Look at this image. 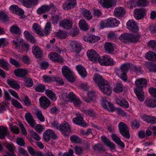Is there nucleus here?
I'll use <instances>...</instances> for the list:
<instances>
[{"instance_id":"0e129e2a","label":"nucleus","mask_w":156,"mask_h":156,"mask_svg":"<svg viewBox=\"0 0 156 156\" xmlns=\"http://www.w3.org/2000/svg\"><path fill=\"white\" fill-rule=\"evenodd\" d=\"M51 24L49 22H47L45 25L44 30L46 34L48 35L50 33L51 30Z\"/></svg>"},{"instance_id":"6e6552de","label":"nucleus","mask_w":156,"mask_h":156,"mask_svg":"<svg viewBox=\"0 0 156 156\" xmlns=\"http://www.w3.org/2000/svg\"><path fill=\"white\" fill-rule=\"evenodd\" d=\"M99 88L100 90L104 94L109 95L112 93V89L108 82L106 81L104 83L99 86Z\"/></svg>"},{"instance_id":"8fccbe9b","label":"nucleus","mask_w":156,"mask_h":156,"mask_svg":"<svg viewBox=\"0 0 156 156\" xmlns=\"http://www.w3.org/2000/svg\"><path fill=\"white\" fill-rule=\"evenodd\" d=\"M145 14L146 11L144 9H137V20H140L144 18Z\"/></svg>"},{"instance_id":"de8ad7c7","label":"nucleus","mask_w":156,"mask_h":156,"mask_svg":"<svg viewBox=\"0 0 156 156\" xmlns=\"http://www.w3.org/2000/svg\"><path fill=\"white\" fill-rule=\"evenodd\" d=\"M119 68H136V67L131 62H126L120 66Z\"/></svg>"},{"instance_id":"412c9836","label":"nucleus","mask_w":156,"mask_h":156,"mask_svg":"<svg viewBox=\"0 0 156 156\" xmlns=\"http://www.w3.org/2000/svg\"><path fill=\"white\" fill-rule=\"evenodd\" d=\"M39 100L40 105L43 108H46L49 106L50 105V101L45 96L41 97Z\"/></svg>"},{"instance_id":"864d4df0","label":"nucleus","mask_w":156,"mask_h":156,"mask_svg":"<svg viewBox=\"0 0 156 156\" xmlns=\"http://www.w3.org/2000/svg\"><path fill=\"white\" fill-rule=\"evenodd\" d=\"M108 38L112 41H115L117 38V36L116 34L112 31L109 32L108 34Z\"/></svg>"},{"instance_id":"e2e57ef3","label":"nucleus","mask_w":156,"mask_h":156,"mask_svg":"<svg viewBox=\"0 0 156 156\" xmlns=\"http://www.w3.org/2000/svg\"><path fill=\"white\" fill-rule=\"evenodd\" d=\"M87 96L89 98H90V100H88L87 99H86L85 100L87 102H89L90 100H93L95 99L96 97L95 92L92 91H88L87 92Z\"/></svg>"},{"instance_id":"13d9d810","label":"nucleus","mask_w":156,"mask_h":156,"mask_svg":"<svg viewBox=\"0 0 156 156\" xmlns=\"http://www.w3.org/2000/svg\"><path fill=\"white\" fill-rule=\"evenodd\" d=\"M76 70L79 75L82 78L87 76V73L86 69H76Z\"/></svg>"},{"instance_id":"f257e3e1","label":"nucleus","mask_w":156,"mask_h":156,"mask_svg":"<svg viewBox=\"0 0 156 156\" xmlns=\"http://www.w3.org/2000/svg\"><path fill=\"white\" fill-rule=\"evenodd\" d=\"M51 124L53 127L59 130L65 136H67L70 132V126L66 122H64L60 126H58L57 122H53Z\"/></svg>"},{"instance_id":"473e14b6","label":"nucleus","mask_w":156,"mask_h":156,"mask_svg":"<svg viewBox=\"0 0 156 156\" xmlns=\"http://www.w3.org/2000/svg\"><path fill=\"white\" fill-rule=\"evenodd\" d=\"M12 42L17 49L20 50V52H22L23 48V44L21 45V41L18 39V37H16V39L12 41Z\"/></svg>"},{"instance_id":"393cba45","label":"nucleus","mask_w":156,"mask_h":156,"mask_svg":"<svg viewBox=\"0 0 156 156\" xmlns=\"http://www.w3.org/2000/svg\"><path fill=\"white\" fill-rule=\"evenodd\" d=\"M147 84V80L144 78L137 79V88L138 90H143V88L146 87Z\"/></svg>"},{"instance_id":"37998d69","label":"nucleus","mask_w":156,"mask_h":156,"mask_svg":"<svg viewBox=\"0 0 156 156\" xmlns=\"http://www.w3.org/2000/svg\"><path fill=\"white\" fill-rule=\"evenodd\" d=\"M116 102L118 105L123 107L128 108L129 107V104L127 101L123 100H121L119 98L116 100Z\"/></svg>"},{"instance_id":"2f4dec72","label":"nucleus","mask_w":156,"mask_h":156,"mask_svg":"<svg viewBox=\"0 0 156 156\" xmlns=\"http://www.w3.org/2000/svg\"><path fill=\"white\" fill-rule=\"evenodd\" d=\"M25 118L26 121L30 126L31 127H34L36 123L31 114L29 112L26 114L25 115Z\"/></svg>"},{"instance_id":"3c124183","label":"nucleus","mask_w":156,"mask_h":156,"mask_svg":"<svg viewBox=\"0 0 156 156\" xmlns=\"http://www.w3.org/2000/svg\"><path fill=\"white\" fill-rule=\"evenodd\" d=\"M9 126L11 131L13 133L17 134L20 132L19 128L14 123H10Z\"/></svg>"},{"instance_id":"a18cd8bd","label":"nucleus","mask_w":156,"mask_h":156,"mask_svg":"<svg viewBox=\"0 0 156 156\" xmlns=\"http://www.w3.org/2000/svg\"><path fill=\"white\" fill-rule=\"evenodd\" d=\"M79 26L81 29L83 30H87L88 29V25L84 20H81L79 23Z\"/></svg>"},{"instance_id":"f3484780","label":"nucleus","mask_w":156,"mask_h":156,"mask_svg":"<svg viewBox=\"0 0 156 156\" xmlns=\"http://www.w3.org/2000/svg\"><path fill=\"white\" fill-rule=\"evenodd\" d=\"M9 9L13 13L17 15L21 16L24 13V11L22 9L15 5H11L9 7Z\"/></svg>"},{"instance_id":"2eb2a0df","label":"nucleus","mask_w":156,"mask_h":156,"mask_svg":"<svg viewBox=\"0 0 156 156\" xmlns=\"http://www.w3.org/2000/svg\"><path fill=\"white\" fill-rule=\"evenodd\" d=\"M48 58L55 62H58L62 64L63 62V59L60 55L56 52H53V54L50 53L48 55Z\"/></svg>"},{"instance_id":"4d7b16f0","label":"nucleus","mask_w":156,"mask_h":156,"mask_svg":"<svg viewBox=\"0 0 156 156\" xmlns=\"http://www.w3.org/2000/svg\"><path fill=\"white\" fill-rule=\"evenodd\" d=\"M9 64L4 58H0V67L3 68H8Z\"/></svg>"},{"instance_id":"774afa93","label":"nucleus","mask_w":156,"mask_h":156,"mask_svg":"<svg viewBox=\"0 0 156 156\" xmlns=\"http://www.w3.org/2000/svg\"><path fill=\"white\" fill-rule=\"evenodd\" d=\"M71 141L75 143H78L80 142V139L77 136L75 135L72 136L70 137Z\"/></svg>"},{"instance_id":"6ab92c4d","label":"nucleus","mask_w":156,"mask_h":156,"mask_svg":"<svg viewBox=\"0 0 156 156\" xmlns=\"http://www.w3.org/2000/svg\"><path fill=\"white\" fill-rule=\"evenodd\" d=\"M101 139L102 142L108 147L112 151H115V144L113 142H111L105 136H102Z\"/></svg>"},{"instance_id":"bf43d9fd","label":"nucleus","mask_w":156,"mask_h":156,"mask_svg":"<svg viewBox=\"0 0 156 156\" xmlns=\"http://www.w3.org/2000/svg\"><path fill=\"white\" fill-rule=\"evenodd\" d=\"M35 90L38 92H43L45 90V86L41 84H38L34 87Z\"/></svg>"},{"instance_id":"c03bdc74","label":"nucleus","mask_w":156,"mask_h":156,"mask_svg":"<svg viewBox=\"0 0 156 156\" xmlns=\"http://www.w3.org/2000/svg\"><path fill=\"white\" fill-rule=\"evenodd\" d=\"M33 27L34 30L35 32L41 37H43L44 34L43 32L41 30L38 24L37 23H34L33 24Z\"/></svg>"},{"instance_id":"72a5a7b5","label":"nucleus","mask_w":156,"mask_h":156,"mask_svg":"<svg viewBox=\"0 0 156 156\" xmlns=\"http://www.w3.org/2000/svg\"><path fill=\"white\" fill-rule=\"evenodd\" d=\"M111 137L113 140L118 145L122 148L125 147V145L123 143L121 140L115 134H112L111 135Z\"/></svg>"},{"instance_id":"f03ea898","label":"nucleus","mask_w":156,"mask_h":156,"mask_svg":"<svg viewBox=\"0 0 156 156\" xmlns=\"http://www.w3.org/2000/svg\"><path fill=\"white\" fill-rule=\"evenodd\" d=\"M119 39L122 42L136 43V34L132 33H123L121 34Z\"/></svg>"},{"instance_id":"a19ab883","label":"nucleus","mask_w":156,"mask_h":156,"mask_svg":"<svg viewBox=\"0 0 156 156\" xmlns=\"http://www.w3.org/2000/svg\"><path fill=\"white\" fill-rule=\"evenodd\" d=\"M7 83L12 88L15 89H18L20 88V86L18 83L12 80H7Z\"/></svg>"},{"instance_id":"0eeeda50","label":"nucleus","mask_w":156,"mask_h":156,"mask_svg":"<svg viewBox=\"0 0 156 156\" xmlns=\"http://www.w3.org/2000/svg\"><path fill=\"white\" fill-rule=\"evenodd\" d=\"M116 2L115 0H100L99 3L104 8L108 9L115 6Z\"/></svg>"},{"instance_id":"69168bd1","label":"nucleus","mask_w":156,"mask_h":156,"mask_svg":"<svg viewBox=\"0 0 156 156\" xmlns=\"http://www.w3.org/2000/svg\"><path fill=\"white\" fill-rule=\"evenodd\" d=\"M148 5L146 0H138L137 5L139 6H145Z\"/></svg>"},{"instance_id":"1a4fd4ad","label":"nucleus","mask_w":156,"mask_h":156,"mask_svg":"<svg viewBox=\"0 0 156 156\" xmlns=\"http://www.w3.org/2000/svg\"><path fill=\"white\" fill-rule=\"evenodd\" d=\"M56 137L54 132L50 129L45 130L43 134V139L44 141L46 142L48 141L51 138L55 139Z\"/></svg>"},{"instance_id":"09e8293b","label":"nucleus","mask_w":156,"mask_h":156,"mask_svg":"<svg viewBox=\"0 0 156 156\" xmlns=\"http://www.w3.org/2000/svg\"><path fill=\"white\" fill-rule=\"evenodd\" d=\"M144 95L142 90H138L137 88V98L140 102L143 101L144 100Z\"/></svg>"},{"instance_id":"7ed1b4c3","label":"nucleus","mask_w":156,"mask_h":156,"mask_svg":"<svg viewBox=\"0 0 156 156\" xmlns=\"http://www.w3.org/2000/svg\"><path fill=\"white\" fill-rule=\"evenodd\" d=\"M98 62L101 65L105 66H111L114 65L115 63L113 59L107 55L100 57Z\"/></svg>"},{"instance_id":"f704fd0d","label":"nucleus","mask_w":156,"mask_h":156,"mask_svg":"<svg viewBox=\"0 0 156 156\" xmlns=\"http://www.w3.org/2000/svg\"><path fill=\"white\" fill-rule=\"evenodd\" d=\"M14 73L16 76L22 77L27 73L28 72L26 69H16Z\"/></svg>"},{"instance_id":"58836bf2","label":"nucleus","mask_w":156,"mask_h":156,"mask_svg":"<svg viewBox=\"0 0 156 156\" xmlns=\"http://www.w3.org/2000/svg\"><path fill=\"white\" fill-rule=\"evenodd\" d=\"M145 58L150 61H156V54L154 52L149 51L146 53Z\"/></svg>"},{"instance_id":"c756f323","label":"nucleus","mask_w":156,"mask_h":156,"mask_svg":"<svg viewBox=\"0 0 156 156\" xmlns=\"http://www.w3.org/2000/svg\"><path fill=\"white\" fill-rule=\"evenodd\" d=\"M10 31L18 36L20 35L22 33L21 29L16 25H13L10 27Z\"/></svg>"},{"instance_id":"7c9ffc66","label":"nucleus","mask_w":156,"mask_h":156,"mask_svg":"<svg viewBox=\"0 0 156 156\" xmlns=\"http://www.w3.org/2000/svg\"><path fill=\"white\" fill-rule=\"evenodd\" d=\"M93 80L98 87L104 83V82L106 81L104 80L100 75L98 74L94 75L93 77Z\"/></svg>"},{"instance_id":"9d476101","label":"nucleus","mask_w":156,"mask_h":156,"mask_svg":"<svg viewBox=\"0 0 156 156\" xmlns=\"http://www.w3.org/2000/svg\"><path fill=\"white\" fill-rule=\"evenodd\" d=\"M87 56L88 59L90 61H96L98 60L100 56L94 50H88L87 52Z\"/></svg>"},{"instance_id":"4c0bfd02","label":"nucleus","mask_w":156,"mask_h":156,"mask_svg":"<svg viewBox=\"0 0 156 156\" xmlns=\"http://www.w3.org/2000/svg\"><path fill=\"white\" fill-rule=\"evenodd\" d=\"M23 35L28 41L32 43L35 42V40L34 37L28 31L25 30L23 33Z\"/></svg>"},{"instance_id":"f8f14e48","label":"nucleus","mask_w":156,"mask_h":156,"mask_svg":"<svg viewBox=\"0 0 156 156\" xmlns=\"http://www.w3.org/2000/svg\"><path fill=\"white\" fill-rule=\"evenodd\" d=\"M77 5L76 0H68L63 4V8L65 10L74 8Z\"/></svg>"},{"instance_id":"338daca9","label":"nucleus","mask_w":156,"mask_h":156,"mask_svg":"<svg viewBox=\"0 0 156 156\" xmlns=\"http://www.w3.org/2000/svg\"><path fill=\"white\" fill-rule=\"evenodd\" d=\"M11 103L13 105L17 108H22V105L15 99L12 100Z\"/></svg>"},{"instance_id":"ddd939ff","label":"nucleus","mask_w":156,"mask_h":156,"mask_svg":"<svg viewBox=\"0 0 156 156\" xmlns=\"http://www.w3.org/2000/svg\"><path fill=\"white\" fill-rule=\"evenodd\" d=\"M126 28L130 31L136 34V24L132 19L129 20L126 23Z\"/></svg>"},{"instance_id":"aec40b11","label":"nucleus","mask_w":156,"mask_h":156,"mask_svg":"<svg viewBox=\"0 0 156 156\" xmlns=\"http://www.w3.org/2000/svg\"><path fill=\"white\" fill-rule=\"evenodd\" d=\"M140 118L147 123L154 124L156 123V117L145 114L140 115Z\"/></svg>"},{"instance_id":"20e7f679","label":"nucleus","mask_w":156,"mask_h":156,"mask_svg":"<svg viewBox=\"0 0 156 156\" xmlns=\"http://www.w3.org/2000/svg\"><path fill=\"white\" fill-rule=\"evenodd\" d=\"M62 72L63 76L68 81L73 83L76 80V76L70 69H62Z\"/></svg>"},{"instance_id":"423d86ee","label":"nucleus","mask_w":156,"mask_h":156,"mask_svg":"<svg viewBox=\"0 0 156 156\" xmlns=\"http://www.w3.org/2000/svg\"><path fill=\"white\" fill-rule=\"evenodd\" d=\"M55 6L53 5H44L38 8L37 11V13L39 15L46 13L49 12L51 8L54 9Z\"/></svg>"},{"instance_id":"680f3d73","label":"nucleus","mask_w":156,"mask_h":156,"mask_svg":"<svg viewBox=\"0 0 156 156\" xmlns=\"http://www.w3.org/2000/svg\"><path fill=\"white\" fill-rule=\"evenodd\" d=\"M43 80L45 82H50L54 81L55 78L53 76L50 77L46 75H44L43 76Z\"/></svg>"},{"instance_id":"b1692460","label":"nucleus","mask_w":156,"mask_h":156,"mask_svg":"<svg viewBox=\"0 0 156 156\" xmlns=\"http://www.w3.org/2000/svg\"><path fill=\"white\" fill-rule=\"evenodd\" d=\"M37 0H22L21 3L24 7L31 8L37 3Z\"/></svg>"},{"instance_id":"bb28decb","label":"nucleus","mask_w":156,"mask_h":156,"mask_svg":"<svg viewBox=\"0 0 156 156\" xmlns=\"http://www.w3.org/2000/svg\"><path fill=\"white\" fill-rule=\"evenodd\" d=\"M114 44L110 42L105 43L104 46V48L106 52L108 54L112 53L114 50Z\"/></svg>"},{"instance_id":"6e6d98bb","label":"nucleus","mask_w":156,"mask_h":156,"mask_svg":"<svg viewBox=\"0 0 156 156\" xmlns=\"http://www.w3.org/2000/svg\"><path fill=\"white\" fill-rule=\"evenodd\" d=\"M76 98L75 95L73 93L70 92L68 96L64 99L67 102L73 101Z\"/></svg>"},{"instance_id":"c85d7f7f","label":"nucleus","mask_w":156,"mask_h":156,"mask_svg":"<svg viewBox=\"0 0 156 156\" xmlns=\"http://www.w3.org/2000/svg\"><path fill=\"white\" fill-rule=\"evenodd\" d=\"M100 39V37L93 34H91L88 37H85L84 39L85 41L91 43H95Z\"/></svg>"},{"instance_id":"ea45409f","label":"nucleus","mask_w":156,"mask_h":156,"mask_svg":"<svg viewBox=\"0 0 156 156\" xmlns=\"http://www.w3.org/2000/svg\"><path fill=\"white\" fill-rule=\"evenodd\" d=\"M123 90V85L121 83H117L113 89L114 92L117 93L122 92Z\"/></svg>"},{"instance_id":"5701e85b","label":"nucleus","mask_w":156,"mask_h":156,"mask_svg":"<svg viewBox=\"0 0 156 156\" xmlns=\"http://www.w3.org/2000/svg\"><path fill=\"white\" fill-rule=\"evenodd\" d=\"M101 105L104 108L109 111H112L115 109L113 105L108 101L105 98L103 99L102 101Z\"/></svg>"},{"instance_id":"cd10ccee","label":"nucleus","mask_w":156,"mask_h":156,"mask_svg":"<svg viewBox=\"0 0 156 156\" xmlns=\"http://www.w3.org/2000/svg\"><path fill=\"white\" fill-rule=\"evenodd\" d=\"M5 146L9 151L10 153H9L6 152L5 153V154L3 156H16L13 152L14 146L13 144L6 143L5 145Z\"/></svg>"},{"instance_id":"79ce46f5","label":"nucleus","mask_w":156,"mask_h":156,"mask_svg":"<svg viewBox=\"0 0 156 156\" xmlns=\"http://www.w3.org/2000/svg\"><path fill=\"white\" fill-rule=\"evenodd\" d=\"M82 13L84 17L87 20H90L92 19L93 16L89 10L84 9Z\"/></svg>"},{"instance_id":"49530a36","label":"nucleus","mask_w":156,"mask_h":156,"mask_svg":"<svg viewBox=\"0 0 156 156\" xmlns=\"http://www.w3.org/2000/svg\"><path fill=\"white\" fill-rule=\"evenodd\" d=\"M9 135V133L7 128L5 127L0 126V138H4L5 136Z\"/></svg>"},{"instance_id":"e433bc0d","label":"nucleus","mask_w":156,"mask_h":156,"mask_svg":"<svg viewBox=\"0 0 156 156\" xmlns=\"http://www.w3.org/2000/svg\"><path fill=\"white\" fill-rule=\"evenodd\" d=\"M73 122L76 125L81 126H84L86 125L82 117L74 118L73 119Z\"/></svg>"},{"instance_id":"a211bd4d","label":"nucleus","mask_w":156,"mask_h":156,"mask_svg":"<svg viewBox=\"0 0 156 156\" xmlns=\"http://www.w3.org/2000/svg\"><path fill=\"white\" fill-rule=\"evenodd\" d=\"M127 69H117L116 71V75L124 81L127 80V77L126 75L127 72Z\"/></svg>"},{"instance_id":"5fc2aeb1","label":"nucleus","mask_w":156,"mask_h":156,"mask_svg":"<svg viewBox=\"0 0 156 156\" xmlns=\"http://www.w3.org/2000/svg\"><path fill=\"white\" fill-rule=\"evenodd\" d=\"M35 114L38 119L41 122L45 121L44 118L40 110H36L35 112Z\"/></svg>"},{"instance_id":"9b49d317","label":"nucleus","mask_w":156,"mask_h":156,"mask_svg":"<svg viewBox=\"0 0 156 156\" xmlns=\"http://www.w3.org/2000/svg\"><path fill=\"white\" fill-rule=\"evenodd\" d=\"M59 25L60 27L64 29H71L72 27L73 22L69 19H65L60 21Z\"/></svg>"},{"instance_id":"4468645a","label":"nucleus","mask_w":156,"mask_h":156,"mask_svg":"<svg viewBox=\"0 0 156 156\" xmlns=\"http://www.w3.org/2000/svg\"><path fill=\"white\" fill-rule=\"evenodd\" d=\"M72 50L77 54H79L80 52L83 49V47L82 44L79 42L73 41L71 44Z\"/></svg>"},{"instance_id":"dca6fc26","label":"nucleus","mask_w":156,"mask_h":156,"mask_svg":"<svg viewBox=\"0 0 156 156\" xmlns=\"http://www.w3.org/2000/svg\"><path fill=\"white\" fill-rule=\"evenodd\" d=\"M32 52L36 58L39 59L42 58L43 51L39 46H33Z\"/></svg>"},{"instance_id":"39448f33","label":"nucleus","mask_w":156,"mask_h":156,"mask_svg":"<svg viewBox=\"0 0 156 156\" xmlns=\"http://www.w3.org/2000/svg\"><path fill=\"white\" fill-rule=\"evenodd\" d=\"M118 126L121 134L126 138H129L130 136L127 126L123 122H121L119 123Z\"/></svg>"},{"instance_id":"4be33fe9","label":"nucleus","mask_w":156,"mask_h":156,"mask_svg":"<svg viewBox=\"0 0 156 156\" xmlns=\"http://www.w3.org/2000/svg\"><path fill=\"white\" fill-rule=\"evenodd\" d=\"M114 13L117 18L122 17L124 16L125 11L123 8L119 6L115 9Z\"/></svg>"},{"instance_id":"a878e982","label":"nucleus","mask_w":156,"mask_h":156,"mask_svg":"<svg viewBox=\"0 0 156 156\" xmlns=\"http://www.w3.org/2000/svg\"><path fill=\"white\" fill-rule=\"evenodd\" d=\"M120 22L116 18H110L107 21V25L109 27H115L118 26Z\"/></svg>"},{"instance_id":"603ef678","label":"nucleus","mask_w":156,"mask_h":156,"mask_svg":"<svg viewBox=\"0 0 156 156\" xmlns=\"http://www.w3.org/2000/svg\"><path fill=\"white\" fill-rule=\"evenodd\" d=\"M9 17L5 12H0V20L2 22H7L9 20Z\"/></svg>"},{"instance_id":"c9c22d12","label":"nucleus","mask_w":156,"mask_h":156,"mask_svg":"<svg viewBox=\"0 0 156 156\" xmlns=\"http://www.w3.org/2000/svg\"><path fill=\"white\" fill-rule=\"evenodd\" d=\"M146 105L151 108L156 107V99H147L145 101Z\"/></svg>"},{"instance_id":"052dcab7","label":"nucleus","mask_w":156,"mask_h":156,"mask_svg":"<svg viewBox=\"0 0 156 156\" xmlns=\"http://www.w3.org/2000/svg\"><path fill=\"white\" fill-rule=\"evenodd\" d=\"M127 5L128 7L130 9H132L134 7H136V0H131L129 2L127 3Z\"/></svg>"}]
</instances>
